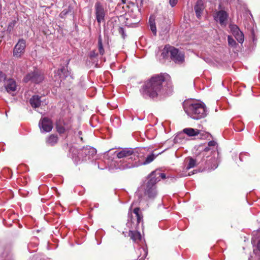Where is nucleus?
<instances>
[{
  "label": "nucleus",
  "mask_w": 260,
  "mask_h": 260,
  "mask_svg": "<svg viewBox=\"0 0 260 260\" xmlns=\"http://www.w3.org/2000/svg\"><path fill=\"white\" fill-rule=\"evenodd\" d=\"M242 130H243V129H238V130H237V131H239V132H241V131H242Z\"/></svg>",
  "instance_id": "nucleus-40"
},
{
  "label": "nucleus",
  "mask_w": 260,
  "mask_h": 260,
  "mask_svg": "<svg viewBox=\"0 0 260 260\" xmlns=\"http://www.w3.org/2000/svg\"><path fill=\"white\" fill-rule=\"evenodd\" d=\"M142 150H139V154L137 160L135 161L132 165H129V167H137L141 165H145L148 164L152 162L155 156L154 154H152L151 155H148L146 159L144 160V157L143 155H141V154L142 153L141 151Z\"/></svg>",
  "instance_id": "nucleus-7"
},
{
  "label": "nucleus",
  "mask_w": 260,
  "mask_h": 260,
  "mask_svg": "<svg viewBox=\"0 0 260 260\" xmlns=\"http://www.w3.org/2000/svg\"><path fill=\"white\" fill-rule=\"evenodd\" d=\"M44 79L43 76L38 70H34L33 72L28 73L24 81L25 82H31L34 83H39Z\"/></svg>",
  "instance_id": "nucleus-6"
},
{
  "label": "nucleus",
  "mask_w": 260,
  "mask_h": 260,
  "mask_svg": "<svg viewBox=\"0 0 260 260\" xmlns=\"http://www.w3.org/2000/svg\"><path fill=\"white\" fill-rule=\"evenodd\" d=\"M95 16L97 22L99 24L105 21L106 12L102 4L98 2L95 4Z\"/></svg>",
  "instance_id": "nucleus-9"
},
{
  "label": "nucleus",
  "mask_w": 260,
  "mask_h": 260,
  "mask_svg": "<svg viewBox=\"0 0 260 260\" xmlns=\"http://www.w3.org/2000/svg\"><path fill=\"white\" fill-rule=\"evenodd\" d=\"M172 46L170 45H166L164 48L161 56L163 58H166L168 56L169 53H171Z\"/></svg>",
  "instance_id": "nucleus-24"
},
{
  "label": "nucleus",
  "mask_w": 260,
  "mask_h": 260,
  "mask_svg": "<svg viewBox=\"0 0 260 260\" xmlns=\"http://www.w3.org/2000/svg\"><path fill=\"white\" fill-rule=\"evenodd\" d=\"M72 127V125L69 121H64L59 120L57 122L56 128L57 132L59 134H63L69 131Z\"/></svg>",
  "instance_id": "nucleus-14"
},
{
  "label": "nucleus",
  "mask_w": 260,
  "mask_h": 260,
  "mask_svg": "<svg viewBox=\"0 0 260 260\" xmlns=\"http://www.w3.org/2000/svg\"><path fill=\"white\" fill-rule=\"evenodd\" d=\"M139 154L138 150L131 148L122 149L116 154L118 158H123L122 162L120 161V164H118L117 168L120 170L132 168V167H128V166L132 165L137 160Z\"/></svg>",
  "instance_id": "nucleus-3"
},
{
  "label": "nucleus",
  "mask_w": 260,
  "mask_h": 260,
  "mask_svg": "<svg viewBox=\"0 0 260 260\" xmlns=\"http://www.w3.org/2000/svg\"><path fill=\"white\" fill-rule=\"evenodd\" d=\"M230 28L232 34L234 37L238 34L242 32L238 28V27L236 25H230Z\"/></svg>",
  "instance_id": "nucleus-26"
},
{
  "label": "nucleus",
  "mask_w": 260,
  "mask_h": 260,
  "mask_svg": "<svg viewBox=\"0 0 260 260\" xmlns=\"http://www.w3.org/2000/svg\"><path fill=\"white\" fill-rule=\"evenodd\" d=\"M228 16V14L225 11H220L217 13L215 19L219 21L221 25H225Z\"/></svg>",
  "instance_id": "nucleus-17"
},
{
  "label": "nucleus",
  "mask_w": 260,
  "mask_h": 260,
  "mask_svg": "<svg viewBox=\"0 0 260 260\" xmlns=\"http://www.w3.org/2000/svg\"><path fill=\"white\" fill-rule=\"evenodd\" d=\"M79 134L80 135V134H81V131H80V132H79Z\"/></svg>",
  "instance_id": "nucleus-41"
},
{
  "label": "nucleus",
  "mask_w": 260,
  "mask_h": 260,
  "mask_svg": "<svg viewBox=\"0 0 260 260\" xmlns=\"http://www.w3.org/2000/svg\"><path fill=\"white\" fill-rule=\"evenodd\" d=\"M156 183V179L153 177L152 179H150L148 177V180L144 187V194L148 198L153 199L156 196L157 191L155 185Z\"/></svg>",
  "instance_id": "nucleus-5"
},
{
  "label": "nucleus",
  "mask_w": 260,
  "mask_h": 260,
  "mask_svg": "<svg viewBox=\"0 0 260 260\" xmlns=\"http://www.w3.org/2000/svg\"><path fill=\"white\" fill-rule=\"evenodd\" d=\"M149 22L151 30L152 31V32L154 34V35H156V27L155 26L154 19L152 17H150Z\"/></svg>",
  "instance_id": "nucleus-25"
},
{
  "label": "nucleus",
  "mask_w": 260,
  "mask_h": 260,
  "mask_svg": "<svg viewBox=\"0 0 260 260\" xmlns=\"http://www.w3.org/2000/svg\"><path fill=\"white\" fill-rule=\"evenodd\" d=\"M154 178L157 179V182L160 181V178L162 179L166 178V175L164 173L160 172L158 170H155L152 172L149 176V178L152 179Z\"/></svg>",
  "instance_id": "nucleus-19"
},
{
  "label": "nucleus",
  "mask_w": 260,
  "mask_h": 260,
  "mask_svg": "<svg viewBox=\"0 0 260 260\" xmlns=\"http://www.w3.org/2000/svg\"><path fill=\"white\" fill-rule=\"evenodd\" d=\"M96 153V150L95 149L90 147H83L79 153V155L78 157L79 158H84L86 157H88V159H90L91 157H93L95 155Z\"/></svg>",
  "instance_id": "nucleus-13"
},
{
  "label": "nucleus",
  "mask_w": 260,
  "mask_h": 260,
  "mask_svg": "<svg viewBox=\"0 0 260 260\" xmlns=\"http://www.w3.org/2000/svg\"><path fill=\"white\" fill-rule=\"evenodd\" d=\"M98 55V54L95 53V51H92L90 53V57L91 58L95 57Z\"/></svg>",
  "instance_id": "nucleus-36"
},
{
  "label": "nucleus",
  "mask_w": 260,
  "mask_h": 260,
  "mask_svg": "<svg viewBox=\"0 0 260 260\" xmlns=\"http://www.w3.org/2000/svg\"><path fill=\"white\" fill-rule=\"evenodd\" d=\"M196 165V160L192 158H189V162L186 166V169L187 170L194 167Z\"/></svg>",
  "instance_id": "nucleus-28"
},
{
  "label": "nucleus",
  "mask_w": 260,
  "mask_h": 260,
  "mask_svg": "<svg viewBox=\"0 0 260 260\" xmlns=\"http://www.w3.org/2000/svg\"><path fill=\"white\" fill-rule=\"evenodd\" d=\"M55 81L58 80V82H60L62 80L66 79V78L70 75L67 68L64 67H63L60 69H58L56 72H55Z\"/></svg>",
  "instance_id": "nucleus-15"
},
{
  "label": "nucleus",
  "mask_w": 260,
  "mask_h": 260,
  "mask_svg": "<svg viewBox=\"0 0 260 260\" xmlns=\"http://www.w3.org/2000/svg\"><path fill=\"white\" fill-rule=\"evenodd\" d=\"M40 97L38 95H34L29 100L31 106L34 108H37L41 104Z\"/></svg>",
  "instance_id": "nucleus-21"
},
{
  "label": "nucleus",
  "mask_w": 260,
  "mask_h": 260,
  "mask_svg": "<svg viewBox=\"0 0 260 260\" xmlns=\"http://www.w3.org/2000/svg\"><path fill=\"white\" fill-rule=\"evenodd\" d=\"M204 7L203 5V3L201 0L198 1L194 6V10L196 12V14L197 17L198 18H200L202 15V12L204 10Z\"/></svg>",
  "instance_id": "nucleus-18"
},
{
  "label": "nucleus",
  "mask_w": 260,
  "mask_h": 260,
  "mask_svg": "<svg viewBox=\"0 0 260 260\" xmlns=\"http://www.w3.org/2000/svg\"><path fill=\"white\" fill-rule=\"evenodd\" d=\"M5 88L8 93L13 95L17 89L16 82L13 79H8L6 82Z\"/></svg>",
  "instance_id": "nucleus-16"
},
{
  "label": "nucleus",
  "mask_w": 260,
  "mask_h": 260,
  "mask_svg": "<svg viewBox=\"0 0 260 260\" xmlns=\"http://www.w3.org/2000/svg\"><path fill=\"white\" fill-rule=\"evenodd\" d=\"M217 145V143L214 141H210L208 142V145L209 147H215Z\"/></svg>",
  "instance_id": "nucleus-33"
},
{
  "label": "nucleus",
  "mask_w": 260,
  "mask_h": 260,
  "mask_svg": "<svg viewBox=\"0 0 260 260\" xmlns=\"http://www.w3.org/2000/svg\"><path fill=\"white\" fill-rule=\"evenodd\" d=\"M122 4H125L126 0H121Z\"/></svg>",
  "instance_id": "nucleus-39"
},
{
  "label": "nucleus",
  "mask_w": 260,
  "mask_h": 260,
  "mask_svg": "<svg viewBox=\"0 0 260 260\" xmlns=\"http://www.w3.org/2000/svg\"><path fill=\"white\" fill-rule=\"evenodd\" d=\"M57 141L58 137L54 135H51L47 139L46 143L50 146H53L57 143Z\"/></svg>",
  "instance_id": "nucleus-23"
},
{
  "label": "nucleus",
  "mask_w": 260,
  "mask_h": 260,
  "mask_svg": "<svg viewBox=\"0 0 260 260\" xmlns=\"http://www.w3.org/2000/svg\"><path fill=\"white\" fill-rule=\"evenodd\" d=\"M228 44L230 46L232 47H235L236 45V42L233 39V38L229 36L228 37Z\"/></svg>",
  "instance_id": "nucleus-30"
},
{
  "label": "nucleus",
  "mask_w": 260,
  "mask_h": 260,
  "mask_svg": "<svg viewBox=\"0 0 260 260\" xmlns=\"http://www.w3.org/2000/svg\"><path fill=\"white\" fill-rule=\"evenodd\" d=\"M6 76L3 72L0 71V82H2L5 80Z\"/></svg>",
  "instance_id": "nucleus-32"
},
{
  "label": "nucleus",
  "mask_w": 260,
  "mask_h": 260,
  "mask_svg": "<svg viewBox=\"0 0 260 260\" xmlns=\"http://www.w3.org/2000/svg\"><path fill=\"white\" fill-rule=\"evenodd\" d=\"M144 0H136V3L138 6L142 7L143 5Z\"/></svg>",
  "instance_id": "nucleus-35"
},
{
  "label": "nucleus",
  "mask_w": 260,
  "mask_h": 260,
  "mask_svg": "<svg viewBox=\"0 0 260 260\" xmlns=\"http://www.w3.org/2000/svg\"><path fill=\"white\" fill-rule=\"evenodd\" d=\"M183 107L186 114L193 119L198 120L204 118L207 115L206 107L203 103L187 100L183 102Z\"/></svg>",
  "instance_id": "nucleus-2"
},
{
  "label": "nucleus",
  "mask_w": 260,
  "mask_h": 260,
  "mask_svg": "<svg viewBox=\"0 0 260 260\" xmlns=\"http://www.w3.org/2000/svg\"><path fill=\"white\" fill-rule=\"evenodd\" d=\"M257 249L260 251V240L258 241L257 245Z\"/></svg>",
  "instance_id": "nucleus-37"
},
{
  "label": "nucleus",
  "mask_w": 260,
  "mask_h": 260,
  "mask_svg": "<svg viewBox=\"0 0 260 260\" xmlns=\"http://www.w3.org/2000/svg\"><path fill=\"white\" fill-rule=\"evenodd\" d=\"M39 125L42 132H49L53 127L51 121L46 117L43 118L40 120Z\"/></svg>",
  "instance_id": "nucleus-12"
},
{
  "label": "nucleus",
  "mask_w": 260,
  "mask_h": 260,
  "mask_svg": "<svg viewBox=\"0 0 260 260\" xmlns=\"http://www.w3.org/2000/svg\"><path fill=\"white\" fill-rule=\"evenodd\" d=\"M138 253H140L138 255V260H144L147 254V251L144 247H140L137 249Z\"/></svg>",
  "instance_id": "nucleus-22"
},
{
  "label": "nucleus",
  "mask_w": 260,
  "mask_h": 260,
  "mask_svg": "<svg viewBox=\"0 0 260 260\" xmlns=\"http://www.w3.org/2000/svg\"><path fill=\"white\" fill-rule=\"evenodd\" d=\"M178 0H169V3L170 5L173 7L177 3Z\"/></svg>",
  "instance_id": "nucleus-34"
},
{
  "label": "nucleus",
  "mask_w": 260,
  "mask_h": 260,
  "mask_svg": "<svg viewBox=\"0 0 260 260\" xmlns=\"http://www.w3.org/2000/svg\"><path fill=\"white\" fill-rule=\"evenodd\" d=\"M171 58L175 63H181L184 60V55L179 50L172 46L171 50Z\"/></svg>",
  "instance_id": "nucleus-11"
},
{
  "label": "nucleus",
  "mask_w": 260,
  "mask_h": 260,
  "mask_svg": "<svg viewBox=\"0 0 260 260\" xmlns=\"http://www.w3.org/2000/svg\"><path fill=\"white\" fill-rule=\"evenodd\" d=\"M26 47V42L23 39H20L15 46L13 50L14 57L19 58L24 53Z\"/></svg>",
  "instance_id": "nucleus-10"
},
{
  "label": "nucleus",
  "mask_w": 260,
  "mask_h": 260,
  "mask_svg": "<svg viewBox=\"0 0 260 260\" xmlns=\"http://www.w3.org/2000/svg\"><path fill=\"white\" fill-rule=\"evenodd\" d=\"M183 132L189 137H194L200 135L201 139H207L210 136L209 133L190 127L184 128Z\"/></svg>",
  "instance_id": "nucleus-8"
},
{
  "label": "nucleus",
  "mask_w": 260,
  "mask_h": 260,
  "mask_svg": "<svg viewBox=\"0 0 260 260\" xmlns=\"http://www.w3.org/2000/svg\"><path fill=\"white\" fill-rule=\"evenodd\" d=\"M235 38L237 40V41L240 43H242L244 40V35L242 32L236 35L235 36Z\"/></svg>",
  "instance_id": "nucleus-29"
},
{
  "label": "nucleus",
  "mask_w": 260,
  "mask_h": 260,
  "mask_svg": "<svg viewBox=\"0 0 260 260\" xmlns=\"http://www.w3.org/2000/svg\"><path fill=\"white\" fill-rule=\"evenodd\" d=\"M118 32L122 36V38L124 39L126 37V34H125L124 28L123 27H120L118 28Z\"/></svg>",
  "instance_id": "nucleus-31"
},
{
  "label": "nucleus",
  "mask_w": 260,
  "mask_h": 260,
  "mask_svg": "<svg viewBox=\"0 0 260 260\" xmlns=\"http://www.w3.org/2000/svg\"><path fill=\"white\" fill-rule=\"evenodd\" d=\"M134 204V203H133L132 204L128 213L126 225L129 229H137L143 218L142 212L140 208L136 207L133 210L132 209Z\"/></svg>",
  "instance_id": "nucleus-4"
},
{
  "label": "nucleus",
  "mask_w": 260,
  "mask_h": 260,
  "mask_svg": "<svg viewBox=\"0 0 260 260\" xmlns=\"http://www.w3.org/2000/svg\"><path fill=\"white\" fill-rule=\"evenodd\" d=\"M133 230V229H129V236L134 241L138 242L141 239V235L140 232Z\"/></svg>",
  "instance_id": "nucleus-20"
},
{
  "label": "nucleus",
  "mask_w": 260,
  "mask_h": 260,
  "mask_svg": "<svg viewBox=\"0 0 260 260\" xmlns=\"http://www.w3.org/2000/svg\"><path fill=\"white\" fill-rule=\"evenodd\" d=\"M211 149L210 148V147H206L205 149H204V150L205 151H208L210 150Z\"/></svg>",
  "instance_id": "nucleus-38"
},
{
  "label": "nucleus",
  "mask_w": 260,
  "mask_h": 260,
  "mask_svg": "<svg viewBox=\"0 0 260 260\" xmlns=\"http://www.w3.org/2000/svg\"><path fill=\"white\" fill-rule=\"evenodd\" d=\"M144 98H162L172 92L171 83L166 81L162 74L155 75L145 82L140 89Z\"/></svg>",
  "instance_id": "nucleus-1"
},
{
  "label": "nucleus",
  "mask_w": 260,
  "mask_h": 260,
  "mask_svg": "<svg viewBox=\"0 0 260 260\" xmlns=\"http://www.w3.org/2000/svg\"><path fill=\"white\" fill-rule=\"evenodd\" d=\"M98 48L100 54L103 55L104 54L105 51L103 46L102 39L101 36H99L98 39Z\"/></svg>",
  "instance_id": "nucleus-27"
}]
</instances>
